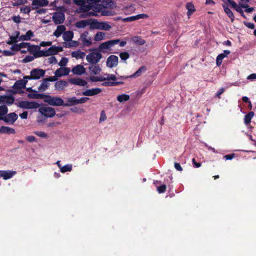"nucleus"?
Here are the masks:
<instances>
[{"label":"nucleus","mask_w":256,"mask_h":256,"mask_svg":"<svg viewBox=\"0 0 256 256\" xmlns=\"http://www.w3.org/2000/svg\"><path fill=\"white\" fill-rule=\"evenodd\" d=\"M44 102L52 106H64V100L58 96H52L47 95L46 99H44Z\"/></svg>","instance_id":"1"},{"label":"nucleus","mask_w":256,"mask_h":256,"mask_svg":"<svg viewBox=\"0 0 256 256\" xmlns=\"http://www.w3.org/2000/svg\"><path fill=\"white\" fill-rule=\"evenodd\" d=\"M102 58V55L99 52H91L86 56L88 62L90 64H98Z\"/></svg>","instance_id":"2"},{"label":"nucleus","mask_w":256,"mask_h":256,"mask_svg":"<svg viewBox=\"0 0 256 256\" xmlns=\"http://www.w3.org/2000/svg\"><path fill=\"white\" fill-rule=\"evenodd\" d=\"M28 81L25 80H16L12 86L14 90L12 91L14 94H20L24 92L22 90V88H26Z\"/></svg>","instance_id":"3"},{"label":"nucleus","mask_w":256,"mask_h":256,"mask_svg":"<svg viewBox=\"0 0 256 256\" xmlns=\"http://www.w3.org/2000/svg\"><path fill=\"white\" fill-rule=\"evenodd\" d=\"M18 106L22 108L36 109L40 106V104L36 102L22 100L18 102Z\"/></svg>","instance_id":"4"},{"label":"nucleus","mask_w":256,"mask_h":256,"mask_svg":"<svg viewBox=\"0 0 256 256\" xmlns=\"http://www.w3.org/2000/svg\"><path fill=\"white\" fill-rule=\"evenodd\" d=\"M88 31H84L80 34V40L82 42V47H89L92 44L91 37H88Z\"/></svg>","instance_id":"5"},{"label":"nucleus","mask_w":256,"mask_h":256,"mask_svg":"<svg viewBox=\"0 0 256 256\" xmlns=\"http://www.w3.org/2000/svg\"><path fill=\"white\" fill-rule=\"evenodd\" d=\"M18 116L15 112L7 114L3 118H0V120H3L6 123L10 124H13L17 120Z\"/></svg>","instance_id":"6"},{"label":"nucleus","mask_w":256,"mask_h":256,"mask_svg":"<svg viewBox=\"0 0 256 256\" xmlns=\"http://www.w3.org/2000/svg\"><path fill=\"white\" fill-rule=\"evenodd\" d=\"M39 112L48 118H52L56 114L55 110L52 107L40 108H39Z\"/></svg>","instance_id":"7"},{"label":"nucleus","mask_w":256,"mask_h":256,"mask_svg":"<svg viewBox=\"0 0 256 256\" xmlns=\"http://www.w3.org/2000/svg\"><path fill=\"white\" fill-rule=\"evenodd\" d=\"M120 42L119 39L112 40H108L104 42L101 44L98 47L100 50H108L114 46V45L118 44Z\"/></svg>","instance_id":"8"},{"label":"nucleus","mask_w":256,"mask_h":256,"mask_svg":"<svg viewBox=\"0 0 256 256\" xmlns=\"http://www.w3.org/2000/svg\"><path fill=\"white\" fill-rule=\"evenodd\" d=\"M118 58L114 55H110L108 57L106 60V66L112 68L118 66Z\"/></svg>","instance_id":"9"},{"label":"nucleus","mask_w":256,"mask_h":256,"mask_svg":"<svg viewBox=\"0 0 256 256\" xmlns=\"http://www.w3.org/2000/svg\"><path fill=\"white\" fill-rule=\"evenodd\" d=\"M45 73L46 71L44 70L38 68H34L30 72V74H32L34 80H38L44 76Z\"/></svg>","instance_id":"10"},{"label":"nucleus","mask_w":256,"mask_h":256,"mask_svg":"<svg viewBox=\"0 0 256 256\" xmlns=\"http://www.w3.org/2000/svg\"><path fill=\"white\" fill-rule=\"evenodd\" d=\"M52 18L55 24H61L63 23L64 20V14L62 12H54Z\"/></svg>","instance_id":"11"},{"label":"nucleus","mask_w":256,"mask_h":256,"mask_svg":"<svg viewBox=\"0 0 256 256\" xmlns=\"http://www.w3.org/2000/svg\"><path fill=\"white\" fill-rule=\"evenodd\" d=\"M14 101V98L12 96H0V104L8 106L12 105Z\"/></svg>","instance_id":"12"},{"label":"nucleus","mask_w":256,"mask_h":256,"mask_svg":"<svg viewBox=\"0 0 256 256\" xmlns=\"http://www.w3.org/2000/svg\"><path fill=\"white\" fill-rule=\"evenodd\" d=\"M102 90L100 88H96L92 89H88L82 92V94L84 96H96L100 93Z\"/></svg>","instance_id":"13"},{"label":"nucleus","mask_w":256,"mask_h":256,"mask_svg":"<svg viewBox=\"0 0 256 256\" xmlns=\"http://www.w3.org/2000/svg\"><path fill=\"white\" fill-rule=\"evenodd\" d=\"M49 1L48 0H32V5L34 8H37L40 7H44L48 5Z\"/></svg>","instance_id":"14"},{"label":"nucleus","mask_w":256,"mask_h":256,"mask_svg":"<svg viewBox=\"0 0 256 256\" xmlns=\"http://www.w3.org/2000/svg\"><path fill=\"white\" fill-rule=\"evenodd\" d=\"M90 74L97 75L100 73L102 68L98 64H90L88 68Z\"/></svg>","instance_id":"15"},{"label":"nucleus","mask_w":256,"mask_h":256,"mask_svg":"<svg viewBox=\"0 0 256 256\" xmlns=\"http://www.w3.org/2000/svg\"><path fill=\"white\" fill-rule=\"evenodd\" d=\"M70 72V69L68 68H58L54 72L56 77H61L64 76H67Z\"/></svg>","instance_id":"16"},{"label":"nucleus","mask_w":256,"mask_h":256,"mask_svg":"<svg viewBox=\"0 0 256 256\" xmlns=\"http://www.w3.org/2000/svg\"><path fill=\"white\" fill-rule=\"evenodd\" d=\"M70 82L76 86H84L87 85L88 82L80 78H73L69 80Z\"/></svg>","instance_id":"17"},{"label":"nucleus","mask_w":256,"mask_h":256,"mask_svg":"<svg viewBox=\"0 0 256 256\" xmlns=\"http://www.w3.org/2000/svg\"><path fill=\"white\" fill-rule=\"evenodd\" d=\"M72 72L74 74L81 75L86 72V69L83 66L78 64L72 68Z\"/></svg>","instance_id":"18"},{"label":"nucleus","mask_w":256,"mask_h":256,"mask_svg":"<svg viewBox=\"0 0 256 256\" xmlns=\"http://www.w3.org/2000/svg\"><path fill=\"white\" fill-rule=\"evenodd\" d=\"M98 22L96 20H94L91 26L94 25V28H100L102 30H109L111 28V26L110 24H107L106 22H101L100 23V27L98 28V26H96L98 24Z\"/></svg>","instance_id":"19"},{"label":"nucleus","mask_w":256,"mask_h":256,"mask_svg":"<svg viewBox=\"0 0 256 256\" xmlns=\"http://www.w3.org/2000/svg\"><path fill=\"white\" fill-rule=\"evenodd\" d=\"M130 40L134 44L139 46L144 45L146 42V41L142 39L140 36H132L130 38Z\"/></svg>","instance_id":"20"},{"label":"nucleus","mask_w":256,"mask_h":256,"mask_svg":"<svg viewBox=\"0 0 256 256\" xmlns=\"http://www.w3.org/2000/svg\"><path fill=\"white\" fill-rule=\"evenodd\" d=\"M15 173V172H12L10 171L0 170V176L2 177L5 180L11 178Z\"/></svg>","instance_id":"21"},{"label":"nucleus","mask_w":256,"mask_h":256,"mask_svg":"<svg viewBox=\"0 0 256 256\" xmlns=\"http://www.w3.org/2000/svg\"><path fill=\"white\" fill-rule=\"evenodd\" d=\"M47 94H38L37 92L34 93H30L28 94V97L29 98L35 99H46Z\"/></svg>","instance_id":"22"},{"label":"nucleus","mask_w":256,"mask_h":256,"mask_svg":"<svg viewBox=\"0 0 256 256\" xmlns=\"http://www.w3.org/2000/svg\"><path fill=\"white\" fill-rule=\"evenodd\" d=\"M68 85V82L64 80L56 82L55 83V88L58 90H62L65 87Z\"/></svg>","instance_id":"23"},{"label":"nucleus","mask_w":256,"mask_h":256,"mask_svg":"<svg viewBox=\"0 0 256 256\" xmlns=\"http://www.w3.org/2000/svg\"><path fill=\"white\" fill-rule=\"evenodd\" d=\"M222 8L227 16L230 19L231 22H234V16L232 10L226 4H222Z\"/></svg>","instance_id":"24"},{"label":"nucleus","mask_w":256,"mask_h":256,"mask_svg":"<svg viewBox=\"0 0 256 256\" xmlns=\"http://www.w3.org/2000/svg\"><path fill=\"white\" fill-rule=\"evenodd\" d=\"M15 130L8 126H2L0 128V134H14Z\"/></svg>","instance_id":"25"},{"label":"nucleus","mask_w":256,"mask_h":256,"mask_svg":"<svg viewBox=\"0 0 256 256\" xmlns=\"http://www.w3.org/2000/svg\"><path fill=\"white\" fill-rule=\"evenodd\" d=\"M77 98L76 96H72L66 99V102H64V106H71L77 104Z\"/></svg>","instance_id":"26"},{"label":"nucleus","mask_w":256,"mask_h":256,"mask_svg":"<svg viewBox=\"0 0 256 256\" xmlns=\"http://www.w3.org/2000/svg\"><path fill=\"white\" fill-rule=\"evenodd\" d=\"M74 38V32L71 30L64 31L62 34V38L66 42L71 40Z\"/></svg>","instance_id":"27"},{"label":"nucleus","mask_w":256,"mask_h":256,"mask_svg":"<svg viewBox=\"0 0 256 256\" xmlns=\"http://www.w3.org/2000/svg\"><path fill=\"white\" fill-rule=\"evenodd\" d=\"M87 3L88 4V6H85V11L89 10L90 8L94 10V5L97 6V4L98 3L100 0H86Z\"/></svg>","instance_id":"28"},{"label":"nucleus","mask_w":256,"mask_h":256,"mask_svg":"<svg viewBox=\"0 0 256 256\" xmlns=\"http://www.w3.org/2000/svg\"><path fill=\"white\" fill-rule=\"evenodd\" d=\"M186 7L188 10L187 15L188 18H190L192 14L196 11L195 7L193 4L190 2H187Z\"/></svg>","instance_id":"29"},{"label":"nucleus","mask_w":256,"mask_h":256,"mask_svg":"<svg viewBox=\"0 0 256 256\" xmlns=\"http://www.w3.org/2000/svg\"><path fill=\"white\" fill-rule=\"evenodd\" d=\"M66 30L65 26L60 25L57 26L56 30L54 32V35L56 38H58L62 34H64Z\"/></svg>","instance_id":"30"},{"label":"nucleus","mask_w":256,"mask_h":256,"mask_svg":"<svg viewBox=\"0 0 256 256\" xmlns=\"http://www.w3.org/2000/svg\"><path fill=\"white\" fill-rule=\"evenodd\" d=\"M32 10H34V7L32 6H21L20 9V12L21 13L24 14H28V15H29L30 12Z\"/></svg>","instance_id":"31"},{"label":"nucleus","mask_w":256,"mask_h":256,"mask_svg":"<svg viewBox=\"0 0 256 256\" xmlns=\"http://www.w3.org/2000/svg\"><path fill=\"white\" fill-rule=\"evenodd\" d=\"M68 42H63V46L65 48L77 47L79 46V42L78 41L72 40Z\"/></svg>","instance_id":"32"},{"label":"nucleus","mask_w":256,"mask_h":256,"mask_svg":"<svg viewBox=\"0 0 256 256\" xmlns=\"http://www.w3.org/2000/svg\"><path fill=\"white\" fill-rule=\"evenodd\" d=\"M49 86L50 83L48 82L44 78L42 82L38 88V90L40 92H44L48 88Z\"/></svg>","instance_id":"33"},{"label":"nucleus","mask_w":256,"mask_h":256,"mask_svg":"<svg viewBox=\"0 0 256 256\" xmlns=\"http://www.w3.org/2000/svg\"><path fill=\"white\" fill-rule=\"evenodd\" d=\"M254 112H250L248 114L245 115L244 118V123L246 125H248L251 122L252 118L254 116Z\"/></svg>","instance_id":"34"},{"label":"nucleus","mask_w":256,"mask_h":256,"mask_svg":"<svg viewBox=\"0 0 256 256\" xmlns=\"http://www.w3.org/2000/svg\"><path fill=\"white\" fill-rule=\"evenodd\" d=\"M124 82L122 81L120 82H110V81H106L104 82L102 85L105 86H118L120 84H124Z\"/></svg>","instance_id":"35"},{"label":"nucleus","mask_w":256,"mask_h":256,"mask_svg":"<svg viewBox=\"0 0 256 256\" xmlns=\"http://www.w3.org/2000/svg\"><path fill=\"white\" fill-rule=\"evenodd\" d=\"M85 55L86 54L84 52H81L80 50L74 51L72 52V57L75 58L76 59L83 58Z\"/></svg>","instance_id":"36"},{"label":"nucleus","mask_w":256,"mask_h":256,"mask_svg":"<svg viewBox=\"0 0 256 256\" xmlns=\"http://www.w3.org/2000/svg\"><path fill=\"white\" fill-rule=\"evenodd\" d=\"M146 68L145 66H142L137 70L133 74L130 76V78L138 77L140 76L142 72H146Z\"/></svg>","instance_id":"37"},{"label":"nucleus","mask_w":256,"mask_h":256,"mask_svg":"<svg viewBox=\"0 0 256 256\" xmlns=\"http://www.w3.org/2000/svg\"><path fill=\"white\" fill-rule=\"evenodd\" d=\"M90 24L88 20H81L76 23V26L78 28H84L89 25Z\"/></svg>","instance_id":"38"},{"label":"nucleus","mask_w":256,"mask_h":256,"mask_svg":"<svg viewBox=\"0 0 256 256\" xmlns=\"http://www.w3.org/2000/svg\"><path fill=\"white\" fill-rule=\"evenodd\" d=\"M89 80L92 82H104L105 81V77L102 76H90Z\"/></svg>","instance_id":"39"},{"label":"nucleus","mask_w":256,"mask_h":256,"mask_svg":"<svg viewBox=\"0 0 256 256\" xmlns=\"http://www.w3.org/2000/svg\"><path fill=\"white\" fill-rule=\"evenodd\" d=\"M94 10L96 12H101V14L104 16H108L111 14V12L110 10H102L101 8L98 6H94Z\"/></svg>","instance_id":"40"},{"label":"nucleus","mask_w":256,"mask_h":256,"mask_svg":"<svg viewBox=\"0 0 256 256\" xmlns=\"http://www.w3.org/2000/svg\"><path fill=\"white\" fill-rule=\"evenodd\" d=\"M8 112V108L6 105L0 106V118H3Z\"/></svg>","instance_id":"41"},{"label":"nucleus","mask_w":256,"mask_h":256,"mask_svg":"<svg viewBox=\"0 0 256 256\" xmlns=\"http://www.w3.org/2000/svg\"><path fill=\"white\" fill-rule=\"evenodd\" d=\"M130 99L129 95L126 94H122L120 95H118L117 96V100L120 102H126Z\"/></svg>","instance_id":"42"},{"label":"nucleus","mask_w":256,"mask_h":256,"mask_svg":"<svg viewBox=\"0 0 256 256\" xmlns=\"http://www.w3.org/2000/svg\"><path fill=\"white\" fill-rule=\"evenodd\" d=\"M40 49V47L36 45H30L29 43L27 50L30 52L35 53L36 51Z\"/></svg>","instance_id":"43"},{"label":"nucleus","mask_w":256,"mask_h":256,"mask_svg":"<svg viewBox=\"0 0 256 256\" xmlns=\"http://www.w3.org/2000/svg\"><path fill=\"white\" fill-rule=\"evenodd\" d=\"M34 58H40L42 56H47L46 54V50H38L36 51L35 53L34 54Z\"/></svg>","instance_id":"44"},{"label":"nucleus","mask_w":256,"mask_h":256,"mask_svg":"<svg viewBox=\"0 0 256 256\" xmlns=\"http://www.w3.org/2000/svg\"><path fill=\"white\" fill-rule=\"evenodd\" d=\"M105 34L104 32H98L95 35L94 40L96 42L100 41L104 39Z\"/></svg>","instance_id":"45"},{"label":"nucleus","mask_w":256,"mask_h":256,"mask_svg":"<svg viewBox=\"0 0 256 256\" xmlns=\"http://www.w3.org/2000/svg\"><path fill=\"white\" fill-rule=\"evenodd\" d=\"M226 57V54H220L217 56L216 59V64L218 66H220L222 63V60Z\"/></svg>","instance_id":"46"},{"label":"nucleus","mask_w":256,"mask_h":256,"mask_svg":"<svg viewBox=\"0 0 256 256\" xmlns=\"http://www.w3.org/2000/svg\"><path fill=\"white\" fill-rule=\"evenodd\" d=\"M72 170V164H66L60 168V172L64 173L67 172H70Z\"/></svg>","instance_id":"47"},{"label":"nucleus","mask_w":256,"mask_h":256,"mask_svg":"<svg viewBox=\"0 0 256 256\" xmlns=\"http://www.w3.org/2000/svg\"><path fill=\"white\" fill-rule=\"evenodd\" d=\"M46 56H50L56 54V48L54 46H50L48 50H46Z\"/></svg>","instance_id":"48"},{"label":"nucleus","mask_w":256,"mask_h":256,"mask_svg":"<svg viewBox=\"0 0 256 256\" xmlns=\"http://www.w3.org/2000/svg\"><path fill=\"white\" fill-rule=\"evenodd\" d=\"M248 7V5L246 4L239 3V5L234 9L238 12H242L243 10L242 8Z\"/></svg>","instance_id":"49"},{"label":"nucleus","mask_w":256,"mask_h":256,"mask_svg":"<svg viewBox=\"0 0 256 256\" xmlns=\"http://www.w3.org/2000/svg\"><path fill=\"white\" fill-rule=\"evenodd\" d=\"M120 57L122 60H126L129 58L130 54L128 52H122L120 54Z\"/></svg>","instance_id":"50"},{"label":"nucleus","mask_w":256,"mask_h":256,"mask_svg":"<svg viewBox=\"0 0 256 256\" xmlns=\"http://www.w3.org/2000/svg\"><path fill=\"white\" fill-rule=\"evenodd\" d=\"M107 76L106 77H105V81L107 80H113V82H116V80H118V78L114 74H106Z\"/></svg>","instance_id":"51"},{"label":"nucleus","mask_w":256,"mask_h":256,"mask_svg":"<svg viewBox=\"0 0 256 256\" xmlns=\"http://www.w3.org/2000/svg\"><path fill=\"white\" fill-rule=\"evenodd\" d=\"M148 15L144 14H141L136 16H133L134 21L140 18H148Z\"/></svg>","instance_id":"52"},{"label":"nucleus","mask_w":256,"mask_h":256,"mask_svg":"<svg viewBox=\"0 0 256 256\" xmlns=\"http://www.w3.org/2000/svg\"><path fill=\"white\" fill-rule=\"evenodd\" d=\"M166 184H162L157 187V190L159 194L164 193L166 191Z\"/></svg>","instance_id":"53"},{"label":"nucleus","mask_w":256,"mask_h":256,"mask_svg":"<svg viewBox=\"0 0 256 256\" xmlns=\"http://www.w3.org/2000/svg\"><path fill=\"white\" fill-rule=\"evenodd\" d=\"M34 133L35 134H36V136H38L40 138H46L48 137V134L44 132L36 131V132H34Z\"/></svg>","instance_id":"54"},{"label":"nucleus","mask_w":256,"mask_h":256,"mask_svg":"<svg viewBox=\"0 0 256 256\" xmlns=\"http://www.w3.org/2000/svg\"><path fill=\"white\" fill-rule=\"evenodd\" d=\"M28 2V0H17L14 4V6H23Z\"/></svg>","instance_id":"55"},{"label":"nucleus","mask_w":256,"mask_h":256,"mask_svg":"<svg viewBox=\"0 0 256 256\" xmlns=\"http://www.w3.org/2000/svg\"><path fill=\"white\" fill-rule=\"evenodd\" d=\"M68 62V58H62L61 60H60L58 64L60 66H65Z\"/></svg>","instance_id":"56"},{"label":"nucleus","mask_w":256,"mask_h":256,"mask_svg":"<svg viewBox=\"0 0 256 256\" xmlns=\"http://www.w3.org/2000/svg\"><path fill=\"white\" fill-rule=\"evenodd\" d=\"M225 89L224 88H222L218 90L216 94L214 97L220 98V96L224 92Z\"/></svg>","instance_id":"57"},{"label":"nucleus","mask_w":256,"mask_h":256,"mask_svg":"<svg viewBox=\"0 0 256 256\" xmlns=\"http://www.w3.org/2000/svg\"><path fill=\"white\" fill-rule=\"evenodd\" d=\"M222 1L225 2H228L234 9H235L238 6L236 3L233 0H222Z\"/></svg>","instance_id":"58"},{"label":"nucleus","mask_w":256,"mask_h":256,"mask_svg":"<svg viewBox=\"0 0 256 256\" xmlns=\"http://www.w3.org/2000/svg\"><path fill=\"white\" fill-rule=\"evenodd\" d=\"M88 100L89 98L88 97H83L80 98H77V104L86 103Z\"/></svg>","instance_id":"59"},{"label":"nucleus","mask_w":256,"mask_h":256,"mask_svg":"<svg viewBox=\"0 0 256 256\" xmlns=\"http://www.w3.org/2000/svg\"><path fill=\"white\" fill-rule=\"evenodd\" d=\"M34 56H26L22 60V62L24 63H27L32 61L34 59Z\"/></svg>","instance_id":"60"},{"label":"nucleus","mask_w":256,"mask_h":256,"mask_svg":"<svg viewBox=\"0 0 256 256\" xmlns=\"http://www.w3.org/2000/svg\"><path fill=\"white\" fill-rule=\"evenodd\" d=\"M103 4H105L106 6L112 7L114 5V2L112 0H104L102 2Z\"/></svg>","instance_id":"61"},{"label":"nucleus","mask_w":256,"mask_h":256,"mask_svg":"<svg viewBox=\"0 0 256 256\" xmlns=\"http://www.w3.org/2000/svg\"><path fill=\"white\" fill-rule=\"evenodd\" d=\"M34 10H36V13L37 14H44L46 12V10L45 8H34Z\"/></svg>","instance_id":"62"},{"label":"nucleus","mask_w":256,"mask_h":256,"mask_svg":"<svg viewBox=\"0 0 256 256\" xmlns=\"http://www.w3.org/2000/svg\"><path fill=\"white\" fill-rule=\"evenodd\" d=\"M25 35L26 40H30L31 38L34 36V33L32 30H29L26 32Z\"/></svg>","instance_id":"63"},{"label":"nucleus","mask_w":256,"mask_h":256,"mask_svg":"<svg viewBox=\"0 0 256 256\" xmlns=\"http://www.w3.org/2000/svg\"><path fill=\"white\" fill-rule=\"evenodd\" d=\"M12 20L16 24H20L21 22V18L20 16H14L12 18Z\"/></svg>","instance_id":"64"}]
</instances>
